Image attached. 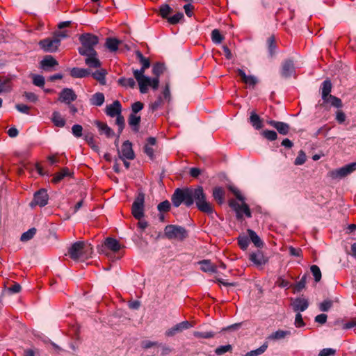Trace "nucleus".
<instances>
[{"label":"nucleus","instance_id":"35","mask_svg":"<svg viewBox=\"0 0 356 356\" xmlns=\"http://www.w3.org/2000/svg\"><path fill=\"white\" fill-rule=\"evenodd\" d=\"M165 234L168 238H176L178 235V227L176 225H168L165 228Z\"/></svg>","mask_w":356,"mask_h":356},{"label":"nucleus","instance_id":"61","mask_svg":"<svg viewBox=\"0 0 356 356\" xmlns=\"http://www.w3.org/2000/svg\"><path fill=\"white\" fill-rule=\"evenodd\" d=\"M161 345L156 341H143L141 343L142 348L145 349H148L154 346H160Z\"/></svg>","mask_w":356,"mask_h":356},{"label":"nucleus","instance_id":"49","mask_svg":"<svg viewBox=\"0 0 356 356\" xmlns=\"http://www.w3.org/2000/svg\"><path fill=\"white\" fill-rule=\"evenodd\" d=\"M267 43L269 54L270 56H273L275 53L276 49L275 38L273 37H270L267 40Z\"/></svg>","mask_w":356,"mask_h":356},{"label":"nucleus","instance_id":"11","mask_svg":"<svg viewBox=\"0 0 356 356\" xmlns=\"http://www.w3.org/2000/svg\"><path fill=\"white\" fill-rule=\"evenodd\" d=\"M77 96L74 91L71 88H64L59 93L58 100L66 104H70L71 102L75 101Z\"/></svg>","mask_w":356,"mask_h":356},{"label":"nucleus","instance_id":"6","mask_svg":"<svg viewBox=\"0 0 356 356\" xmlns=\"http://www.w3.org/2000/svg\"><path fill=\"white\" fill-rule=\"evenodd\" d=\"M134 78L138 81L140 92L145 94L148 90V86L151 84V79L145 76L142 71H138V70H134Z\"/></svg>","mask_w":356,"mask_h":356},{"label":"nucleus","instance_id":"29","mask_svg":"<svg viewBox=\"0 0 356 356\" xmlns=\"http://www.w3.org/2000/svg\"><path fill=\"white\" fill-rule=\"evenodd\" d=\"M120 41L116 38H108L106 40L105 46L111 52L116 51Z\"/></svg>","mask_w":356,"mask_h":356},{"label":"nucleus","instance_id":"36","mask_svg":"<svg viewBox=\"0 0 356 356\" xmlns=\"http://www.w3.org/2000/svg\"><path fill=\"white\" fill-rule=\"evenodd\" d=\"M268 348V343L265 342L257 349L251 350L245 353L243 356H259L262 355Z\"/></svg>","mask_w":356,"mask_h":356},{"label":"nucleus","instance_id":"50","mask_svg":"<svg viewBox=\"0 0 356 356\" xmlns=\"http://www.w3.org/2000/svg\"><path fill=\"white\" fill-rule=\"evenodd\" d=\"M333 305V302L330 300H325L319 305V309L322 312H327Z\"/></svg>","mask_w":356,"mask_h":356},{"label":"nucleus","instance_id":"19","mask_svg":"<svg viewBox=\"0 0 356 356\" xmlns=\"http://www.w3.org/2000/svg\"><path fill=\"white\" fill-rule=\"evenodd\" d=\"M237 73H238V75L240 76L242 81L247 85L254 86L258 82L257 77H255L254 76H252V75H249V76L246 75V74L245 73V72L243 70L238 69Z\"/></svg>","mask_w":356,"mask_h":356},{"label":"nucleus","instance_id":"30","mask_svg":"<svg viewBox=\"0 0 356 356\" xmlns=\"http://www.w3.org/2000/svg\"><path fill=\"white\" fill-rule=\"evenodd\" d=\"M104 95L102 92L95 93L90 98V102L92 105L100 106L104 102Z\"/></svg>","mask_w":356,"mask_h":356},{"label":"nucleus","instance_id":"10","mask_svg":"<svg viewBox=\"0 0 356 356\" xmlns=\"http://www.w3.org/2000/svg\"><path fill=\"white\" fill-rule=\"evenodd\" d=\"M49 196L45 189H40L35 192L31 205H38L40 207H44L48 203Z\"/></svg>","mask_w":356,"mask_h":356},{"label":"nucleus","instance_id":"42","mask_svg":"<svg viewBox=\"0 0 356 356\" xmlns=\"http://www.w3.org/2000/svg\"><path fill=\"white\" fill-rule=\"evenodd\" d=\"M261 134L265 138L270 141L275 140L277 138V134L275 131L264 130Z\"/></svg>","mask_w":356,"mask_h":356},{"label":"nucleus","instance_id":"54","mask_svg":"<svg viewBox=\"0 0 356 356\" xmlns=\"http://www.w3.org/2000/svg\"><path fill=\"white\" fill-rule=\"evenodd\" d=\"M232 349L231 345L220 346L216 349V353L218 355H221Z\"/></svg>","mask_w":356,"mask_h":356},{"label":"nucleus","instance_id":"26","mask_svg":"<svg viewBox=\"0 0 356 356\" xmlns=\"http://www.w3.org/2000/svg\"><path fill=\"white\" fill-rule=\"evenodd\" d=\"M11 88V79L7 76H0V94L10 92Z\"/></svg>","mask_w":356,"mask_h":356},{"label":"nucleus","instance_id":"56","mask_svg":"<svg viewBox=\"0 0 356 356\" xmlns=\"http://www.w3.org/2000/svg\"><path fill=\"white\" fill-rule=\"evenodd\" d=\"M23 97H24L29 102H36L38 99V96L31 92H24L23 93Z\"/></svg>","mask_w":356,"mask_h":356},{"label":"nucleus","instance_id":"17","mask_svg":"<svg viewBox=\"0 0 356 356\" xmlns=\"http://www.w3.org/2000/svg\"><path fill=\"white\" fill-rule=\"evenodd\" d=\"M291 335V332L290 330H277L269 334L267 339L273 341H277L283 340Z\"/></svg>","mask_w":356,"mask_h":356},{"label":"nucleus","instance_id":"39","mask_svg":"<svg viewBox=\"0 0 356 356\" xmlns=\"http://www.w3.org/2000/svg\"><path fill=\"white\" fill-rule=\"evenodd\" d=\"M119 85L123 87H129L134 88L136 86V82L133 78L122 77L118 81Z\"/></svg>","mask_w":356,"mask_h":356},{"label":"nucleus","instance_id":"31","mask_svg":"<svg viewBox=\"0 0 356 356\" xmlns=\"http://www.w3.org/2000/svg\"><path fill=\"white\" fill-rule=\"evenodd\" d=\"M200 269L206 273H215L216 267L209 260H203L200 262Z\"/></svg>","mask_w":356,"mask_h":356},{"label":"nucleus","instance_id":"21","mask_svg":"<svg viewBox=\"0 0 356 356\" xmlns=\"http://www.w3.org/2000/svg\"><path fill=\"white\" fill-rule=\"evenodd\" d=\"M57 60L51 56L48 55L41 60L40 65L44 70H48L49 68L58 65Z\"/></svg>","mask_w":356,"mask_h":356},{"label":"nucleus","instance_id":"23","mask_svg":"<svg viewBox=\"0 0 356 356\" xmlns=\"http://www.w3.org/2000/svg\"><path fill=\"white\" fill-rule=\"evenodd\" d=\"M95 124L100 134H105L108 138H111L114 136V131L106 123L96 121Z\"/></svg>","mask_w":356,"mask_h":356},{"label":"nucleus","instance_id":"44","mask_svg":"<svg viewBox=\"0 0 356 356\" xmlns=\"http://www.w3.org/2000/svg\"><path fill=\"white\" fill-rule=\"evenodd\" d=\"M32 77H33V83L35 86H38V87L44 86V85L45 83V81H44V78L43 76L39 75V74H33Z\"/></svg>","mask_w":356,"mask_h":356},{"label":"nucleus","instance_id":"62","mask_svg":"<svg viewBox=\"0 0 356 356\" xmlns=\"http://www.w3.org/2000/svg\"><path fill=\"white\" fill-rule=\"evenodd\" d=\"M15 108L20 113H25V114L29 113L30 107L25 104H16Z\"/></svg>","mask_w":356,"mask_h":356},{"label":"nucleus","instance_id":"9","mask_svg":"<svg viewBox=\"0 0 356 356\" xmlns=\"http://www.w3.org/2000/svg\"><path fill=\"white\" fill-rule=\"evenodd\" d=\"M119 158L122 160L128 159L133 160L135 154L132 148V144L129 140L123 143L121 150H118Z\"/></svg>","mask_w":356,"mask_h":356},{"label":"nucleus","instance_id":"38","mask_svg":"<svg viewBox=\"0 0 356 356\" xmlns=\"http://www.w3.org/2000/svg\"><path fill=\"white\" fill-rule=\"evenodd\" d=\"M214 199L220 204L223 202L225 191L221 187H216L213 191Z\"/></svg>","mask_w":356,"mask_h":356},{"label":"nucleus","instance_id":"40","mask_svg":"<svg viewBox=\"0 0 356 356\" xmlns=\"http://www.w3.org/2000/svg\"><path fill=\"white\" fill-rule=\"evenodd\" d=\"M323 101L326 103L330 104L332 106L336 108H340L342 106L341 100L339 98L333 95H330Z\"/></svg>","mask_w":356,"mask_h":356},{"label":"nucleus","instance_id":"18","mask_svg":"<svg viewBox=\"0 0 356 356\" xmlns=\"http://www.w3.org/2000/svg\"><path fill=\"white\" fill-rule=\"evenodd\" d=\"M86 56L85 63L87 66L91 68H99L102 65L101 61L97 58V52L95 51V54H88L83 55Z\"/></svg>","mask_w":356,"mask_h":356},{"label":"nucleus","instance_id":"32","mask_svg":"<svg viewBox=\"0 0 356 356\" xmlns=\"http://www.w3.org/2000/svg\"><path fill=\"white\" fill-rule=\"evenodd\" d=\"M51 120L54 125L58 127H63L65 125V120L58 111H54L52 113Z\"/></svg>","mask_w":356,"mask_h":356},{"label":"nucleus","instance_id":"51","mask_svg":"<svg viewBox=\"0 0 356 356\" xmlns=\"http://www.w3.org/2000/svg\"><path fill=\"white\" fill-rule=\"evenodd\" d=\"M157 208L160 213L168 212L170 209V203L169 201L165 200L159 204Z\"/></svg>","mask_w":356,"mask_h":356},{"label":"nucleus","instance_id":"1","mask_svg":"<svg viewBox=\"0 0 356 356\" xmlns=\"http://www.w3.org/2000/svg\"><path fill=\"white\" fill-rule=\"evenodd\" d=\"M195 201L197 209L204 213H213L211 204L206 200V195L202 187L195 189H179V204L184 202L187 207L191 206Z\"/></svg>","mask_w":356,"mask_h":356},{"label":"nucleus","instance_id":"60","mask_svg":"<svg viewBox=\"0 0 356 356\" xmlns=\"http://www.w3.org/2000/svg\"><path fill=\"white\" fill-rule=\"evenodd\" d=\"M144 107V104L140 102H136L131 105V113L136 115L137 113L140 111Z\"/></svg>","mask_w":356,"mask_h":356},{"label":"nucleus","instance_id":"28","mask_svg":"<svg viewBox=\"0 0 356 356\" xmlns=\"http://www.w3.org/2000/svg\"><path fill=\"white\" fill-rule=\"evenodd\" d=\"M107 71L105 69L101 68L92 74V76L97 80L101 85L106 84V76Z\"/></svg>","mask_w":356,"mask_h":356},{"label":"nucleus","instance_id":"64","mask_svg":"<svg viewBox=\"0 0 356 356\" xmlns=\"http://www.w3.org/2000/svg\"><path fill=\"white\" fill-rule=\"evenodd\" d=\"M336 120L339 124H342L346 120L345 113L340 110H338L336 113Z\"/></svg>","mask_w":356,"mask_h":356},{"label":"nucleus","instance_id":"7","mask_svg":"<svg viewBox=\"0 0 356 356\" xmlns=\"http://www.w3.org/2000/svg\"><path fill=\"white\" fill-rule=\"evenodd\" d=\"M60 40L57 38H46L40 40L39 45L46 52H54L58 49Z\"/></svg>","mask_w":356,"mask_h":356},{"label":"nucleus","instance_id":"34","mask_svg":"<svg viewBox=\"0 0 356 356\" xmlns=\"http://www.w3.org/2000/svg\"><path fill=\"white\" fill-rule=\"evenodd\" d=\"M248 233L251 241L254 244L256 247L261 248L263 246L264 243L262 241L254 231L249 229H248Z\"/></svg>","mask_w":356,"mask_h":356},{"label":"nucleus","instance_id":"52","mask_svg":"<svg viewBox=\"0 0 356 356\" xmlns=\"http://www.w3.org/2000/svg\"><path fill=\"white\" fill-rule=\"evenodd\" d=\"M306 280H307L306 275H303L302 277V278L300 279V280L299 282H298L296 283V284L295 285V287H294L295 291L297 292H300V291H302L305 287Z\"/></svg>","mask_w":356,"mask_h":356},{"label":"nucleus","instance_id":"8","mask_svg":"<svg viewBox=\"0 0 356 356\" xmlns=\"http://www.w3.org/2000/svg\"><path fill=\"white\" fill-rule=\"evenodd\" d=\"M229 206L236 211L238 219H241L243 214H245L248 218L251 217L250 208L246 204H239L234 200H232L229 202Z\"/></svg>","mask_w":356,"mask_h":356},{"label":"nucleus","instance_id":"24","mask_svg":"<svg viewBox=\"0 0 356 356\" xmlns=\"http://www.w3.org/2000/svg\"><path fill=\"white\" fill-rule=\"evenodd\" d=\"M104 245L115 252L119 251L121 248V245L118 241L111 237H108L106 238L104 241Z\"/></svg>","mask_w":356,"mask_h":356},{"label":"nucleus","instance_id":"25","mask_svg":"<svg viewBox=\"0 0 356 356\" xmlns=\"http://www.w3.org/2000/svg\"><path fill=\"white\" fill-rule=\"evenodd\" d=\"M140 122V116L136 115L134 113H131L128 118V123L135 132L139 131V124Z\"/></svg>","mask_w":356,"mask_h":356},{"label":"nucleus","instance_id":"59","mask_svg":"<svg viewBox=\"0 0 356 356\" xmlns=\"http://www.w3.org/2000/svg\"><path fill=\"white\" fill-rule=\"evenodd\" d=\"M83 128L79 124H74L72 127V131L74 136L76 138H79L82 136Z\"/></svg>","mask_w":356,"mask_h":356},{"label":"nucleus","instance_id":"43","mask_svg":"<svg viewBox=\"0 0 356 356\" xmlns=\"http://www.w3.org/2000/svg\"><path fill=\"white\" fill-rule=\"evenodd\" d=\"M238 243L240 248L242 250H245L248 248L249 245L250 240L248 237L246 236H239L238 237Z\"/></svg>","mask_w":356,"mask_h":356},{"label":"nucleus","instance_id":"48","mask_svg":"<svg viewBox=\"0 0 356 356\" xmlns=\"http://www.w3.org/2000/svg\"><path fill=\"white\" fill-rule=\"evenodd\" d=\"M211 39L214 43L220 44L222 41L223 37L218 29H214L211 32Z\"/></svg>","mask_w":356,"mask_h":356},{"label":"nucleus","instance_id":"15","mask_svg":"<svg viewBox=\"0 0 356 356\" xmlns=\"http://www.w3.org/2000/svg\"><path fill=\"white\" fill-rule=\"evenodd\" d=\"M267 123L277 129V131L282 135H286L290 129V127L287 123L273 120H268Z\"/></svg>","mask_w":356,"mask_h":356},{"label":"nucleus","instance_id":"13","mask_svg":"<svg viewBox=\"0 0 356 356\" xmlns=\"http://www.w3.org/2000/svg\"><path fill=\"white\" fill-rule=\"evenodd\" d=\"M249 259L257 266H262L265 265L268 261V257H266L263 252L259 250L251 253L250 254Z\"/></svg>","mask_w":356,"mask_h":356},{"label":"nucleus","instance_id":"3","mask_svg":"<svg viewBox=\"0 0 356 356\" xmlns=\"http://www.w3.org/2000/svg\"><path fill=\"white\" fill-rule=\"evenodd\" d=\"M79 41L81 47H79L78 51L81 56L87 55L88 54H95V47L99 42V38L92 33H83L79 36Z\"/></svg>","mask_w":356,"mask_h":356},{"label":"nucleus","instance_id":"2","mask_svg":"<svg viewBox=\"0 0 356 356\" xmlns=\"http://www.w3.org/2000/svg\"><path fill=\"white\" fill-rule=\"evenodd\" d=\"M92 248L83 241L74 243L68 249L67 255L74 261L86 260L91 257Z\"/></svg>","mask_w":356,"mask_h":356},{"label":"nucleus","instance_id":"47","mask_svg":"<svg viewBox=\"0 0 356 356\" xmlns=\"http://www.w3.org/2000/svg\"><path fill=\"white\" fill-rule=\"evenodd\" d=\"M311 272L316 282H319L321 279V272L319 267L316 265H312L310 267Z\"/></svg>","mask_w":356,"mask_h":356},{"label":"nucleus","instance_id":"45","mask_svg":"<svg viewBox=\"0 0 356 356\" xmlns=\"http://www.w3.org/2000/svg\"><path fill=\"white\" fill-rule=\"evenodd\" d=\"M160 15L163 18H168V15L172 13V9L168 4H163L160 7Z\"/></svg>","mask_w":356,"mask_h":356},{"label":"nucleus","instance_id":"16","mask_svg":"<svg viewBox=\"0 0 356 356\" xmlns=\"http://www.w3.org/2000/svg\"><path fill=\"white\" fill-rule=\"evenodd\" d=\"M294 312H304L309 307L308 300L305 298H297L291 303Z\"/></svg>","mask_w":356,"mask_h":356},{"label":"nucleus","instance_id":"33","mask_svg":"<svg viewBox=\"0 0 356 356\" xmlns=\"http://www.w3.org/2000/svg\"><path fill=\"white\" fill-rule=\"evenodd\" d=\"M137 58L139 59L140 63L142 65V67L140 70H138V71H142L143 73H145L146 69L149 68L150 66L149 60L143 56L140 51L136 52Z\"/></svg>","mask_w":356,"mask_h":356},{"label":"nucleus","instance_id":"22","mask_svg":"<svg viewBox=\"0 0 356 356\" xmlns=\"http://www.w3.org/2000/svg\"><path fill=\"white\" fill-rule=\"evenodd\" d=\"M90 74V71L88 69L73 67L70 70V76L73 78H84Z\"/></svg>","mask_w":356,"mask_h":356},{"label":"nucleus","instance_id":"57","mask_svg":"<svg viewBox=\"0 0 356 356\" xmlns=\"http://www.w3.org/2000/svg\"><path fill=\"white\" fill-rule=\"evenodd\" d=\"M336 353V350L330 348H323L322 349L319 353L318 356H333Z\"/></svg>","mask_w":356,"mask_h":356},{"label":"nucleus","instance_id":"27","mask_svg":"<svg viewBox=\"0 0 356 356\" xmlns=\"http://www.w3.org/2000/svg\"><path fill=\"white\" fill-rule=\"evenodd\" d=\"M71 176V172L67 168H63L60 172L56 173L51 179V182L54 184H58L65 177Z\"/></svg>","mask_w":356,"mask_h":356},{"label":"nucleus","instance_id":"53","mask_svg":"<svg viewBox=\"0 0 356 356\" xmlns=\"http://www.w3.org/2000/svg\"><path fill=\"white\" fill-rule=\"evenodd\" d=\"M306 161V155L302 150H300L298 153V156L295 159L294 164L296 165H300L305 163Z\"/></svg>","mask_w":356,"mask_h":356},{"label":"nucleus","instance_id":"20","mask_svg":"<svg viewBox=\"0 0 356 356\" xmlns=\"http://www.w3.org/2000/svg\"><path fill=\"white\" fill-rule=\"evenodd\" d=\"M249 122L257 130H259L263 127L262 119L254 111L250 112Z\"/></svg>","mask_w":356,"mask_h":356},{"label":"nucleus","instance_id":"12","mask_svg":"<svg viewBox=\"0 0 356 356\" xmlns=\"http://www.w3.org/2000/svg\"><path fill=\"white\" fill-rule=\"evenodd\" d=\"M295 73L293 61L291 59L284 60L282 65L281 75L284 78H289Z\"/></svg>","mask_w":356,"mask_h":356},{"label":"nucleus","instance_id":"55","mask_svg":"<svg viewBox=\"0 0 356 356\" xmlns=\"http://www.w3.org/2000/svg\"><path fill=\"white\" fill-rule=\"evenodd\" d=\"M163 70V65L159 63L155 64L152 67V73L156 76H159L161 74H162Z\"/></svg>","mask_w":356,"mask_h":356},{"label":"nucleus","instance_id":"63","mask_svg":"<svg viewBox=\"0 0 356 356\" xmlns=\"http://www.w3.org/2000/svg\"><path fill=\"white\" fill-rule=\"evenodd\" d=\"M193 326H194V323L193 322L184 321L181 323H179V331L189 329Z\"/></svg>","mask_w":356,"mask_h":356},{"label":"nucleus","instance_id":"37","mask_svg":"<svg viewBox=\"0 0 356 356\" xmlns=\"http://www.w3.org/2000/svg\"><path fill=\"white\" fill-rule=\"evenodd\" d=\"M332 89V84L330 81L325 80L323 82L322 84V98L323 100H325L326 98H327L330 95Z\"/></svg>","mask_w":356,"mask_h":356},{"label":"nucleus","instance_id":"46","mask_svg":"<svg viewBox=\"0 0 356 356\" xmlns=\"http://www.w3.org/2000/svg\"><path fill=\"white\" fill-rule=\"evenodd\" d=\"M184 13L188 17H191L193 15L195 7L193 3L188 2L182 5Z\"/></svg>","mask_w":356,"mask_h":356},{"label":"nucleus","instance_id":"4","mask_svg":"<svg viewBox=\"0 0 356 356\" xmlns=\"http://www.w3.org/2000/svg\"><path fill=\"white\" fill-rule=\"evenodd\" d=\"M144 204L145 195L143 193H140L135 198L131 207V213L138 220H141L144 216Z\"/></svg>","mask_w":356,"mask_h":356},{"label":"nucleus","instance_id":"41","mask_svg":"<svg viewBox=\"0 0 356 356\" xmlns=\"http://www.w3.org/2000/svg\"><path fill=\"white\" fill-rule=\"evenodd\" d=\"M36 229L33 227L29 229L28 231L23 233L20 237V240L23 242L31 240L35 234Z\"/></svg>","mask_w":356,"mask_h":356},{"label":"nucleus","instance_id":"58","mask_svg":"<svg viewBox=\"0 0 356 356\" xmlns=\"http://www.w3.org/2000/svg\"><path fill=\"white\" fill-rule=\"evenodd\" d=\"M294 325L296 327H301L305 325L302 314L300 312H298L296 315Z\"/></svg>","mask_w":356,"mask_h":356},{"label":"nucleus","instance_id":"5","mask_svg":"<svg viewBox=\"0 0 356 356\" xmlns=\"http://www.w3.org/2000/svg\"><path fill=\"white\" fill-rule=\"evenodd\" d=\"M356 170V163H351L339 169L331 171L330 176L332 179L343 178L350 175Z\"/></svg>","mask_w":356,"mask_h":356},{"label":"nucleus","instance_id":"14","mask_svg":"<svg viewBox=\"0 0 356 356\" xmlns=\"http://www.w3.org/2000/svg\"><path fill=\"white\" fill-rule=\"evenodd\" d=\"M122 106L118 100H115L113 104L107 105L106 107V113L110 117L118 116L121 114Z\"/></svg>","mask_w":356,"mask_h":356}]
</instances>
